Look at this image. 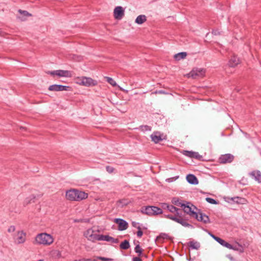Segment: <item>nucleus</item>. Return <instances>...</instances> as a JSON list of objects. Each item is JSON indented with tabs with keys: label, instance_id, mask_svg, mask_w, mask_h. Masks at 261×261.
Segmentation results:
<instances>
[{
	"label": "nucleus",
	"instance_id": "1",
	"mask_svg": "<svg viewBox=\"0 0 261 261\" xmlns=\"http://www.w3.org/2000/svg\"><path fill=\"white\" fill-rule=\"evenodd\" d=\"M168 211L172 213H175L174 215L170 214L165 215V217L179 223L184 227H193V226L188 223L187 220L182 217V214L179 212L180 210L179 208L171 205L170 207L168 209Z\"/></svg>",
	"mask_w": 261,
	"mask_h": 261
},
{
	"label": "nucleus",
	"instance_id": "2",
	"mask_svg": "<svg viewBox=\"0 0 261 261\" xmlns=\"http://www.w3.org/2000/svg\"><path fill=\"white\" fill-rule=\"evenodd\" d=\"M88 197V194L85 192L72 189L66 192V198L70 201H80Z\"/></svg>",
	"mask_w": 261,
	"mask_h": 261
},
{
	"label": "nucleus",
	"instance_id": "3",
	"mask_svg": "<svg viewBox=\"0 0 261 261\" xmlns=\"http://www.w3.org/2000/svg\"><path fill=\"white\" fill-rule=\"evenodd\" d=\"M54 241V238L51 234L47 233H41L36 236L34 243L37 245L48 246L51 244Z\"/></svg>",
	"mask_w": 261,
	"mask_h": 261
},
{
	"label": "nucleus",
	"instance_id": "4",
	"mask_svg": "<svg viewBox=\"0 0 261 261\" xmlns=\"http://www.w3.org/2000/svg\"><path fill=\"white\" fill-rule=\"evenodd\" d=\"M141 212L148 216L158 215L163 213L162 210L155 206H146L142 207Z\"/></svg>",
	"mask_w": 261,
	"mask_h": 261
},
{
	"label": "nucleus",
	"instance_id": "5",
	"mask_svg": "<svg viewBox=\"0 0 261 261\" xmlns=\"http://www.w3.org/2000/svg\"><path fill=\"white\" fill-rule=\"evenodd\" d=\"M181 207L183 208L184 212L189 215L191 217L193 218L197 217V212L195 211L197 210V208L191 203L188 202L187 204H184Z\"/></svg>",
	"mask_w": 261,
	"mask_h": 261
},
{
	"label": "nucleus",
	"instance_id": "6",
	"mask_svg": "<svg viewBox=\"0 0 261 261\" xmlns=\"http://www.w3.org/2000/svg\"><path fill=\"white\" fill-rule=\"evenodd\" d=\"M76 83L79 85L85 86H94L96 84V81L91 78L84 76L77 77L76 79Z\"/></svg>",
	"mask_w": 261,
	"mask_h": 261
},
{
	"label": "nucleus",
	"instance_id": "7",
	"mask_svg": "<svg viewBox=\"0 0 261 261\" xmlns=\"http://www.w3.org/2000/svg\"><path fill=\"white\" fill-rule=\"evenodd\" d=\"M205 70L203 68H194L188 74L189 77L196 79L201 78L205 75Z\"/></svg>",
	"mask_w": 261,
	"mask_h": 261
},
{
	"label": "nucleus",
	"instance_id": "8",
	"mask_svg": "<svg viewBox=\"0 0 261 261\" xmlns=\"http://www.w3.org/2000/svg\"><path fill=\"white\" fill-rule=\"evenodd\" d=\"M26 233L23 230L17 231L13 237L14 242L17 244L24 243L26 241Z\"/></svg>",
	"mask_w": 261,
	"mask_h": 261
},
{
	"label": "nucleus",
	"instance_id": "9",
	"mask_svg": "<svg viewBox=\"0 0 261 261\" xmlns=\"http://www.w3.org/2000/svg\"><path fill=\"white\" fill-rule=\"evenodd\" d=\"M48 73L52 75H57L59 77H71L72 74L70 71L64 70H57L48 71Z\"/></svg>",
	"mask_w": 261,
	"mask_h": 261
},
{
	"label": "nucleus",
	"instance_id": "10",
	"mask_svg": "<svg viewBox=\"0 0 261 261\" xmlns=\"http://www.w3.org/2000/svg\"><path fill=\"white\" fill-rule=\"evenodd\" d=\"M234 159V156L230 153L221 155L219 158V162L221 164L231 163Z\"/></svg>",
	"mask_w": 261,
	"mask_h": 261
},
{
	"label": "nucleus",
	"instance_id": "11",
	"mask_svg": "<svg viewBox=\"0 0 261 261\" xmlns=\"http://www.w3.org/2000/svg\"><path fill=\"white\" fill-rule=\"evenodd\" d=\"M114 222L118 225V229L120 231L125 230L128 227V223L125 220L120 218L115 219Z\"/></svg>",
	"mask_w": 261,
	"mask_h": 261
},
{
	"label": "nucleus",
	"instance_id": "12",
	"mask_svg": "<svg viewBox=\"0 0 261 261\" xmlns=\"http://www.w3.org/2000/svg\"><path fill=\"white\" fill-rule=\"evenodd\" d=\"M98 234L92 229H89L84 233L85 237L92 242L97 241Z\"/></svg>",
	"mask_w": 261,
	"mask_h": 261
},
{
	"label": "nucleus",
	"instance_id": "13",
	"mask_svg": "<svg viewBox=\"0 0 261 261\" xmlns=\"http://www.w3.org/2000/svg\"><path fill=\"white\" fill-rule=\"evenodd\" d=\"M124 15V11L121 6L116 7L114 10V16L116 19H121Z\"/></svg>",
	"mask_w": 261,
	"mask_h": 261
},
{
	"label": "nucleus",
	"instance_id": "14",
	"mask_svg": "<svg viewBox=\"0 0 261 261\" xmlns=\"http://www.w3.org/2000/svg\"><path fill=\"white\" fill-rule=\"evenodd\" d=\"M210 235L218 243L220 244L223 246H224L228 249H233L232 246L229 243L225 242L224 240L219 238L218 237L215 236L213 234L211 233H209Z\"/></svg>",
	"mask_w": 261,
	"mask_h": 261
},
{
	"label": "nucleus",
	"instance_id": "15",
	"mask_svg": "<svg viewBox=\"0 0 261 261\" xmlns=\"http://www.w3.org/2000/svg\"><path fill=\"white\" fill-rule=\"evenodd\" d=\"M197 221L203 222L204 224L210 223L209 217L200 211L197 213V217H194Z\"/></svg>",
	"mask_w": 261,
	"mask_h": 261
},
{
	"label": "nucleus",
	"instance_id": "16",
	"mask_svg": "<svg viewBox=\"0 0 261 261\" xmlns=\"http://www.w3.org/2000/svg\"><path fill=\"white\" fill-rule=\"evenodd\" d=\"M19 15L17 16V18L21 21H25L28 17L31 16L32 14L25 10H18Z\"/></svg>",
	"mask_w": 261,
	"mask_h": 261
},
{
	"label": "nucleus",
	"instance_id": "17",
	"mask_svg": "<svg viewBox=\"0 0 261 261\" xmlns=\"http://www.w3.org/2000/svg\"><path fill=\"white\" fill-rule=\"evenodd\" d=\"M68 88V86H63L61 85H53L49 87L48 90L49 91H67Z\"/></svg>",
	"mask_w": 261,
	"mask_h": 261
},
{
	"label": "nucleus",
	"instance_id": "18",
	"mask_svg": "<svg viewBox=\"0 0 261 261\" xmlns=\"http://www.w3.org/2000/svg\"><path fill=\"white\" fill-rule=\"evenodd\" d=\"M151 140L155 143H158L163 140L162 136L159 132H154L151 135Z\"/></svg>",
	"mask_w": 261,
	"mask_h": 261
},
{
	"label": "nucleus",
	"instance_id": "19",
	"mask_svg": "<svg viewBox=\"0 0 261 261\" xmlns=\"http://www.w3.org/2000/svg\"><path fill=\"white\" fill-rule=\"evenodd\" d=\"M182 154L187 156L195 159H199L200 156L198 152L192 151L184 150Z\"/></svg>",
	"mask_w": 261,
	"mask_h": 261
},
{
	"label": "nucleus",
	"instance_id": "20",
	"mask_svg": "<svg viewBox=\"0 0 261 261\" xmlns=\"http://www.w3.org/2000/svg\"><path fill=\"white\" fill-rule=\"evenodd\" d=\"M186 179L187 181L192 185H197L198 184V180L197 177L193 174H188Z\"/></svg>",
	"mask_w": 261,
	"mask_h": 261
},
{
	"label": "nucleus",
	"instance_id": "21",
	"mask_svg": "<svg viewBox=\"0 0 261 261\" xmlns=\"http://www.w3.org/2000/svg\"><path fill=\"white\" fill-rule=\"evenodd\" d=\"M240 63V60L236 56H232L228 62L230 67H234Z\"/></svg>",
	"mask_w": 261,
	"mask_h": 261
},
{
	"label": "nucleus",
	"instance_id": "22",
	"mask_svg": "<svg viewBox=\"0 0 261 261\" xmlns=\"http://www.w3.org/2000/svg\"><path fill=\"white\" fill-rule=\"evenodd\" d=\"M250 175L258 182H261V172L258 170L253 171L250 173Z\"/></svg>",
	"mask_w": 261,
	"mask_h": 261
},
{
	"label": "nucleus",
	"instance_id": "23",
	"mask_svg": "<svg viewBox=\"0 0 261 261\" xmlns=\"http://www.w3.org/2000/svg\"><path fill=\"white\" fill-rule=\"evenodd\" d=\"M146 20V16L145 15H140L136 18L135 22L138 24H142Z\"/></svg>",
	"mask_w": 261,
	"mask_h": 261
},
{
	"label": "nucleus",
	"instance_id": "24",
	"mask_svg": "<svg viewBox=\"0 0 261 261\" xmlns=\"http://www.w3.org/2000/svg\"><path fill=\"white\" fill-rule=\"evenodd\" d=\"M187 56V54L186 52H181L174 55V58L176 61H179L181 59H184L186 58Z\"/></svg>",
	"mask_w": 261,
	"mask_h": 261
},
{
	"label": "nucleus",
	"instance_id": "25",
	"mask_svg": "<svg viewBox=\"0 0 261 261\" xmlns=\"http://www.w3.org/2000/svg\"><path fill=\"white\" fill-rule=\"evenodd\" d=\"M189 246L192 249H198L200 248V244L197 242L190 241Z\"/></svg>",
	"mask_w": 261,
	"mask_h": 261
},
{
	"label": "nucleus",
	"instance_id": "26",
	"mask_svg": "<svg viewBox=\"0 0 261 261\" xmlns=\"http://www.w3.org/2000/svg\"><path fill=\"white\" fill-rule=\"evenodd\" d=\"M130 245L129 242L127 240H124L123 242L121 243L120 245V247L122 249H127L129 248Z\"/></svg>",
	"mask_w": 261,
	"mask_h": 261
},
{
	"label": "nucleus",
	"instance_id": "27",
	"mask_svg": "<svg viewBox=\"0 0 261 261\" xmlns=\"http://www.w3.org/2000/svg\"><path fill=\"white\" fill-rule=\"evenodd\" d=\"M106 241L110 242L111 244H117L119 242V241L117 239L114 238L109 236H108Z\"/></svg>",
	"mask_w": 261,
	"mask_h": 261
},
{
	"label": "nucleus",
	"instance_id": "28",
	"mask_svg": "<svg viewBox=\"0 0 261 261\" xmlns=\"http://www.w3.org/2000/svg\"><path fill=\"white\" fill-rule=\"evenodd\" d=\"M35 198V196L33 195H30L28 197L26 198L24 200V203L25 204H28L30 203L32 201H34V199Z\"/></svg>",
	"mask_w": 261,
	"mask_h": 261
},
{
	"label": "nucleus",
	"instance_id": "29",
	"mask_svg": "<svg viewBox=\"0 0 261 261\" xmlns=\"http://www.w3.org/2000/svg\"><path fill=\"white\" fill-rule=\"evenodd\" d=\"M231 199L233 201L238 203H243V202L245 201L244 198H242L239 197H233Z\"/></svg>",
	"mask_w": 261,
	"mask_h": 261
},
{
	"label": "nucleus",
	"instance_id": "30",
	"mask_svg": "<svg viewBox=\"0 0 261 261\" xmlns=\"http://www.w3.org/2000/svg\"><path fill=\"white\" fill-rule=\"evenodd\" d=\"M172 202L173 204L176 206L181 207L182 206L184 205V203H182L180 202H179V200L176 198H174L172 199Z\"/></svg>",
	"mask_w": 261,
	"mask_h": 261
},
{
	"label": "nucleus",
	"instance_id": "31",
	"mask_svg": "<svg viewBox=\"0 0 261 261\" xmlns=\"http://www.w3.org/2000/svg\"><path fill=\"white\" fill-rule=\"evenodd\" d=\"M135 251L138 253L139 256H141L142 254V249L139 245H137L135 248Z\"/></svg>",
	"mask_w": 261,
	"mask_h": 261
},
{
	"label": "nucleus",
	"instance_id": "32",
	"mask_svg": "<svg viewBox=\"0 0 261 261\" xmlns=\"http://www.w3.org/2000/svg\"><path fill=\"white\" fill-rule=\"evenodd\" d=\"M107 81L113 86H115L116 85V82L111 77H107Z\"/></svg>",
	"mask_w": 261,
	"mask_h": 261
},
{
	"label": "nucleus",
	"instance_id": "33",
	"mask_svg": "<svg viewBox=\"0 0 261 261\" xmlns=\"http://www.w3.org/2000/svg\"><path fill=\"white\" fill-rule=\"evenodd\" d=\"M108 235L98 234L97 241H106Z\"/></svg>",
	"mask_w": 261,
	"mask_h": 261
},
{
	"label": "nucleus",
	"instance_id": "34",
	"mask_svg": "<svg viewBox=\"0 0 261 261\" xmlns=\"http://www.w3.org/2000/svg\"><path fill=\"white\" fill-rule=\"evenodd\" d=\"M206 201L211 204H216L218 203V202H217V201L216 200H215L214 199H213L212 198H210V197L206 198Z\"/></svg>",
	"mask_w": 261,
	"mask_h": 261
},
{
	"label": "nucleus",
	"instance_id": "35",
	"mask_svg": "<svg viewBox=\"0 0 261 261\" xmlns=\"http://www.w3.org/2000/svg\"><path fill=\"white\" fill-rule=\"evenodd\" d=\"M97 259H99L102 261H112L113 259L110 258H107L105 257L98 256L97 257Z\"/></svg>",
	"mask_w": 261,
	"mask_h": 261
},
{
	"label": "nucleus",
	"instance_id": "36",
	"mask_svg": "<svg viewBox=\"0 0 261 261\" xmlns=\"http://www.w3.org/2000/svg\"><path fill=\"white\" fill-rule=\"evenodd\" d=\"M106 170L109 173H112L114 171V168L111 166H108L106 167Z\"/></svg>",
	"mask_w": 261,
	"mask_h": 261
},
{
	"label": "nucleus",
	"instance_id": "37",
	"mask_svg": "<svg viewBox=\"0 0 261 261\" xmlns=\"http://www.w3.org/2000/svg\"><path fill=\"white\" fill-rule=\"evenodd\" d=\"M142 129L145 131H150L151 127L148 125H144L141 126Z\"/></svg>",
	"mask_w": 261,
	"mask_h": 261
},
{
	"label": "nucleus",
	"instance_id": "38",
	"mask_svg": "<svg viewBox=\"0 0 261 261\" xmlns=\"http://www.w3.org/2000/svg\"><path fill=\"white\" fill-rule=\"evenodd\" d=\"M15 230V227L13 225H11L10 226L8 229V231L10 233L11 232H14Z\"/></svg>",
	"mask_w": 261,
	"mask_h": 261
},
{
	"label": "nucleus",
	"instance_id": "39",
	"mask_svg": "<svg viewBox=\"0 0 261 261\" xmlns=\"http://www.w3.org/2000/svg\"><path fill=\"white\" fill-rule=\"evenodd\" d=\"M132 226L133 227H134L137 228L138 229H141V227L139 225V223H137V222H132Z\"/></svg>",
	"mask_w": 261,
	"mask_h": 261
},
{
	"label": "nucleus",
	"instance_id": "40",
	"mask_svg": "<svg viewBox=\"0 0 261 261\" xmlns=\"http://www.w3.org/2000/svg\"><path fill=\"white\" fill-rule=\"evenodd\" d=\"M178 178V176H176L175 177L169 178L167 179L166 181H167L168 182H172L173 180H175L177 179Z\"/></svg>",
	"mask_w": 261,
	"mask_h": 261
},
{
	"label": "nucleus",
	"instance_id": "41",
	"mask_svg": "<svg viewBox=\"0 0 261 261\" xmlns=\"http://www.w3.org/2000/svg\"><path fill=\"white\" fill-rule=\"evenodd\" d=\"M137 237L139 238H141L143 235V232L141 229H138V231L137 232Z\"/></svg>",
	"mask_w": 261,
	"mask_h": 261
},
{
	"label": "nucleus",
	"instance_id": "42",
	"mask_svg": "<svg viewBox=\"0 0 261 261\" xmlns=\"http://www.w3.org/2000/svg\"><path fill=\"white\" fill-rule=\"evenodd\" d=\"M133 261H142V259L139 257H134L133 258Z\"/></svg>",
	"mask_w": 261,
	"mask_h": 261
},
{
	"label": "nucleus",
	"instance_id": "43",
	"mask_svg": "<svg viewBox=\"0 0 261 261\" xmlns=\"http://www.w3.org/2000/svg\"><path fill=\"white\" fill-rule=\"evenodd\" d=\"M168 204L166 203H161V206H162V208L165 210L166 206H167Z\"/></svg>",
	"mask_w": 261,
	"mask_h": 261
},
{
	"label": "nucleus",
	"instance_id": "44",
	"mask_svg": "<svg viewBox=\"0 0 261 261\" xmlns=\"http://www.w3.org/2000/svg\"><path fill=\"white\" fill-rule=\"evenodd\" d=\"M227 257L230 260L233 261L234 260L233 257L230 254H228L226 255Z\"/></svg>",
	"mask_w": 261,
	"mask_h": 261
},
{
	"label": "nucleus",
	"instance_id": "45",
	"mask_svg": "<svg viewBox=\"0 0 261 261\" xmlns=\"http://www.w3.org/2000/svg\"><path fill=\"white\" fill-rule=\"evenodd\" d=\"M119 202L120 203H121L123 205H126L127 204V202H125V200H120Z\"/></svg>",
	"mask_w": 261,
	"mask_h": 261
},
{
	"label": "nucleus",
	"instance_id": "46",
	"mask_svg": "<svg viewBox=\"0 0 261 261\" xmlns=\"http://www.w3.org/2000/svg\"><path fill=\"white\" fill-rule=\"evenodd\" d=\"M83 261H97V259H85V260H83Z\"/></svg>",
	"mask_w": 261,
	"mask_h": 261
},
{
	"label": "nucleus",
	"instance_id": "47",
	"mask_svg": "<svg viewBox=\"0 0 261 261\" xmlns=\"http://www.w3.org/2000/svg\"><path fill=\"white\" fill-rule=\"evenodd\" d=\"M155 93H164V92H163V91H155Z\"/></svg>",
	"mask_w": 261,
	"mask_h": 261
},
{
	"label": "nucleus",
	"instance_id": "48",
	"mask_svg": "<svg viewBox=\"0 0 261 261\" xmlns=\"http://www.w3.org/2000/svg\"><path fill=\"white\" fill-rule=\"evenodd\" d=\"M213 34H214V35H216L218 34V33L217 32V31H213Z\"/></svg>",
	"mask_w": 261,
	"mask_h": 261
},
{
	"label": "nucleus",
	"instance_id": "49",
	"mask_svg": "<svg viewBox=\"0 0 261 261\" xmlns=\"http://www.w3.org/2000/svg\"><path fill=\"white\" fill-rule=\"evenodd\" d=\"M171 205L168 204L167 206H166V209H167L168 211V209L170 207Z\"/></svg>",
	"mask_w": 261,
	"mask_h": 261
},
{
	"label": "nucleus",
	"instance_id": "50",
	"mask_svg": "<svg viewBox=\"0 0 261 261\" xmlns=\"http://www.w3.org/2000/svg\"><path fill=\"white\" fill-rule=\"evenodd\" d=\"M166 236H167V234H166L165 233H164L162 235H161V236H162V237L163 238H165Z\"/></svg>",
	"mask_w": 261,
	"mask_h": 261
},
{
	"label": "nucleus",
	"instance_id": "51",
	"mask_svg": "<svg viewBox=\"0 0 261 261\" xmlns=\"http://www.w3.org/2000/svg\"><path fill=\"white\" fill-rule=\"evenodd\" d=\"M20 129H24V127H20Z\"/></svg>",
	"mask_w": 261,
	"mask_h": 261
},
{
	"label": "nucleus",
	"instance_id": "52",
	"mask_svg": "<svg viewBox=\"0 0 261 261\" xmlns=\"http://www.w3.org/2000/svg\"><path fill=\"white\" fill-rule=\"evenodd\" d=\"M83 261V260H82Z\"/></svg>",
	"mask_w": 261,
	"mask_h": 261
}]
</instances>
